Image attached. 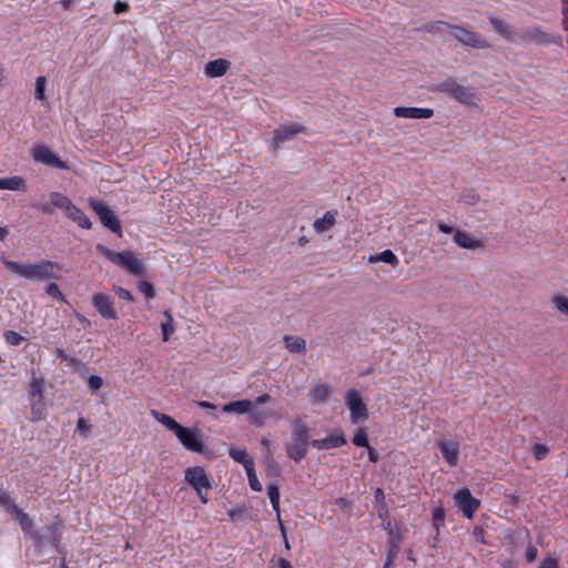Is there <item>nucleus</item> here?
I'll return each mask as SVG.
<instances>
[{
  "mask_svg": "<svg viewBox=\"0 0 568 568\" xmlns=\"http://www.w3.org/2000/svg\"><path fill=\"white\" fill-rule=\"evenodd\" d=\"M491 28L507 42L513 44L532 43L536 45L556 44L562 47L564 39L559 34H551L541 29L540 26L514 29L497 17H488Z\"/></svg>",
  "mask_w": 568,
  "mask_h": 568,
  "instance_id": "obj_1",
  "label": "nucleus"
},
{
  "mask_svg": "<svg viewBox=\"0 0 568 568\" xmlns=\"http://www.w3.org/2000/svg\"><path fill=\"white\" fill-rule=\"evenodd\" d=\"M34 207H37L45 215H51L53 214L54 209H60L80 227L85 230H90L92 227V223L90 219L84 214V212L74 205L67 195L60 192H51L49 201L37 204Z\"/></svg>",
  "mask_w": 568,
  "mask_h": 568,
  "instance_id": "obj_2",
  "label": "nucleus"
},
{
  "mask_svg": "<svg viewBox=\"0 0 568 568\" xmlns=\"http://www.w3.org/2000/svg\"><path fill=\"white\" fill-rule=\"evenodd\" d=\"M2 263L9 272L30 281H44L58 277L53 268L59 267V265L49 260H43L37 264H23L2 257Z\"/></svg>",
  "mask_w": 568,
  "mask_h": 568,
  "instance_id": "obj_3",
  "label": "nucleus"
},
{
  "mask_svg": "<svg viewBox=\"0 0 568 568\" xmlns=\"http://www.w3.org/2000/svg\"><path fill=\"white\" fill-rule=\"evenodd\" d=\"M311 440L307 425L301 418L295 419L292 424V443L285 446L287 456L295 463H300L307 455Z\"/></svg>",
  "mask_w": 568,
  "mask_h": 568,
  "instance_id": "obj_4",
  "label": "nucleus"
},
{
  "mask_svg": "<svg viewBox=\"0 0 568 568\" xmlns=\"http://www.w3.org/2000/svg\"><path fill=\"white\" fill-rule=\"evenodd\" d=\"M98 253L103 255L112 263L124 267L134 276L144 275V265L131 251L114 252L102 244L95 246Z\"/></svg>",
  "mask_w": 568,
  "mask_h": 568,
  "instance_id": "obj_5",
  "label": "nucleus"
},
{
  "mask_svg": "<svg viewBox=\"0 0 568 568\" xmlns=\"http://www.w3.org/2000/svg\"><path fill=\"white\" fill-rule=\"evenodd\" d=\"M435 90L446 94L450 99L462 104L476 105L477 94L475 89L471 87H464L458 84L457 81L452 77L438 83Z\"/></svg>",
  "mask_w": 568,
  "mask_h": 568,
  "instance_id": "obj_6",
  "label": "nucleus"
},
{
  "mask_svg": "<svg viewBox=\"0 0 568 568\" xmlns=\"http://www.w3.org/2000/svg\"><path fill=\"white\" fill-rule=\"evenodd\" d=\"M89 204L90 207L99 216L102 225L110 230L111 232L121 236V221L116 216L115 212L106 203L100 200L90 199Z\"/></svg>",
  "mask_w": 568,
  "mask_h": 568,
  "instance_id": "obj_7",
  "label": "nucleus"
},
{
  "mask_svg": "<svg viewBox=\"0 0 568 568\" xmlns=\"http://www.w3.org/2000/svg\"><path fill=\"white\" fill-rule=\"evenodd\" d=\"M175 436L185 449L202 455L211 454L204 445L200 429L196 427L182 426Z\"/></svg>",
  "mask_w": 568,
  "mask_h": 568,
  "instance_id": "obj_8",
  "label": "nucleus"
},
{
  "mask_svg": "<svg viewBox=\"0 0 568 568\" xmlns=\"http://www.w3.org/2000/svg\"><path fill=\"white\" fill-rule=\"evenodd\" d=\"M345 405L349 410V418L353 424H359L368 419V408L361 393L351 388L345 395Z\"/></svg>",
  "mask_w": 568,
  "mask_h": 568,
  "instance_id": "obj_9",
  "label": "nucleus"
},
{
  "mask_svg": "<svg viewBox=\"0 0 568 568\" xmlns=\"http://www.w3.org/2000/svg\"><path fill=\"white\" fill-rule=\"evenodd\" d=\"M454 501L467 519H471L480 507V500L474 497L467 487H463L454 494Z\"/></svg>",
  "mask_w": 568,
  "mask_h": 568,
  "instance_id": "obj_10",
  "label": "nucleus"
},
{
  "mask_svg": "<svg viewBox=\"0 0 568 568\" xmlns=\"http://www.w3.org/2000/svg\"><path fill=\"white\" fill-rule=\"evenodd\" d=\"M450 34L462 44L475 49H487L490 47L488 41L481 34L465 29L464 27L455 26L452 28Z\"/></svg>",
  "mask_w": 568,
  "mask_h": 568,
  "instance_id": "obj_11",
  "label": "nucleus"
},
{
  "mask_svg": "<svg viewBox=\"0 0 568 568\" xmlns=\"http://www.w3.org/2000/svg\"><path fill=\"white\" fill-rule=\"evenodd\" d=\"M184 479L196 493L212 487L211 478L202 466L186 468Z\"/></svg>",
  "mask_w": 568,
  "mask_h": 568,
  "instance_id": "obj_12",
  "label": "nucleus"
},
{
  "mask_svg": "<svg viewBox=\"0 0 568 568\" xmlns=\"http://www.w3.org/2000/svg\"><path fill=\"white\" fill-rule=\"evenodd\" d=\"M32 156L36 162L43 163L50 168L59 170L68 169L67 163L45 145H36L32 149Z\"/></svg>",
  "mask_w": 568,
  "mask_h": 568,
  "instance_id": "obj_13",
  "label": "nucleus"
},
{
  "mask_svg": "<svg viewBox=\"0 0 568 568\" xmlns=\"http://www.w3.org/2000/svg\"><path fill=\"white\" fill-rule=\"evenodd\" d=\"M93 307L104 320L116 321L119 318L114 307V302L104 293H95L91 298Z\"/></svg>",
  "mask_w": 568,
  "mask_h": 568,
  "instance_id": "obj_14",
  "label": "nucleus"
},
{
  "mask_svg": "<svg viewBox=\"0 0 568 568\" xmlns=\"http://www.w3.org/2000/svg\"><path fill=\"white\" fill-rule=\"evenodd\" d=\"M305 131V128L300 124H285L281 125L273 132V146L275 150L288 140H292L296 134Z\"/></svg>",
  "mask_w": 568,
  "mask_h": 568,
  "instance_id": "obj_15",
  "label": "nucleus"
},
{
  "mask_svg": "<svg viewBox=\"0 0 568 568\" xmlns=\"http://www.w3.org/2000/svg\"><path fill=\"white\" fill-rule=\"evenodd\" d=\"M346 437L342 429H337L334 434L328 435L323 439H313L311 440V446L318 450H327L332 448H337L345 445Z\"/></svg>",
  "mask_w": 568,
  "mask_h": 568,
  "instance_id": "obj_16",
  "label": "nucleus"
},
{
  "mask_svg": "<svg viewBox=\"0 0 568 568\" xmlns=\"http://www.w3.org/2000/svg\"><path fill=\"white\" fill-rule=\"evenodd\" d=\"M437 447L446 463L455 467L458 464L459 444L455 440H439Z\"/></svg>",
  "mask_w": 568,
  "mask_h": 568,
  "instance_id": "obj_17",
  "label": "nucleus"
},
{
  "mask_svg": "<svg viewBox=\"0 0 568 568\" xmlns=\"http://www.w3.org/2000/svg\"><path fill=\"white\" fill-rule=\"evenodd\" d=\"M394 114L404 119H429L434 115V110L430 108L396 106Z\"/></svg>",
  "mask_w": 568,
  "mask_h": 568,
  "instance_id": "obj_18",
  "label": "nucleus"
},
{
  "mask_svg": "<svg viewBox=\"0 0 568 568\" xmlns=\"http://www.w3.org/2000/svg\"><path fill=\"white\" fill-rule=\"evenodd\" d=\"M267 496L270 498L272 508L276 511V516H277V520H278V524H280V527H281V531H282V535L285 538V547L287 549H290V544H288V540L286 538V530H285L284 524H283V521L281 519V511H280V487H278L277 484L272 483V484L267 485Z\"/></svg>",
  "mask_w": 568,
  "mask_h": 568,
  "instance_id": "obj_19",
  "label": "nucleus"
},
{
  "mask_svg": "<svg viewBox=\"0 0 568 568\" xmlns=\"http://www.w3.org/2000/svg\"><path fill=\"white\" fill-rule=\"evenodd\" d=\"M454 242L462 248L476 250L484 247V242L476 239L467 231L456 230L454 232Z\"/></svg>",
  "mask_w": 568,
  "mask_h": 568,
  "instance_id": "obj_20",
  "label": "nucleus"
},
{
  "mask_svg": "<svg viewBox=\"0 0 568 568\" xmlns=\"http://www.w3.org/2000/svg\"><path fill=\"white\" fill-rule=\"evenodd\" d=\"M231 62L225 59H215L209 61L204 67V73L209 78H220L223 77L227 70L230 69Z\"/></svg>",
  "mask_w": 568,
  "mask_h": 568,
  "instance_id": "obj_21",
  "label": "nucleus"
},
{
  "mask_svg": "<svg viewBox=\"0 0 568 568\" xmlns=\"http://www.w3.org/2000/svg\"><path fill=\"white\" fill-rule=\"evenodd\" d=\"M12 516H14V518L18 520L23 532L30 534L33 539L39 538V534L34 530L33 521L27 513H24L21 508H18V510Z\"/></svg>",
  "mask_w": 568,
  "mask_h": 568,
  "instance_id": "obj_22",
  "label": "nucleus"
},
{
  "mask_svg": "<svg viewBox=\"0 0 568 568\" xmlns=\"http://www.w3.org/2000/svg\"><path fill=\"white\" fill-rule=\"evenodd\" d=\"M337 211H327L322 219L315 220L313 227L317 233L332 229L336 223Z\"/></svg>",
  "mask_w": 568,
  "mask_h": 568,
  "instance_id": "obj_23",
  "label": "nucleus"
},
{
  "mask_svg": "<svg viewBox=\"0 0 568 568\" xmlns=\"http://www.w3.org/2000/svg\"><path fill=\"white\" fill-rule=\"evenodd\" d=\"M453 27H454V24H450L446 21L438 20V21H432V22L425 23L420 28H418V30L427 32V33H432V34H440L444 32L450 33Z\"/></svg>",
  "mask_w": 568,
  "mask_h": 568,
  "instance_id": "obj_24",
  "label": "nucleus"
},
{
  "mask_svg": "<svg viewBox=\"0 0 568 568\" xmlns=\"http://www.w3.org/2000/svg\"><path fill=\"white\" fill-rule=\"evenodd\" d=\"M285 347L291 353L305 354L306 353V341L302 337H295L291 335L284 336Z\"/></svg>",
  "mask_w": 568,
  "mask_h": 568,
  "instance_id": "obj_25",
  "label": "nucleus"
},
{
  "mask_svg": "<svg viewBox=\"0 0 568 568\" xmlns=\"http://www.w3.org/2000/svg\"><path fill=\"white\" fill-rule=\"evenodd\" d=\"M252 405L253 402L248 399L234 400L223 405L222 410L224 413L246 414L250 412Z\"/></svg>",
  "mask_w": 568,
  "mask_h": 568,
  "instance_id": "obj_26",
  "label": "nucleus"
},
{
  "mask_svg": "<svg viewBox=\"0 0 568 568\" xmlns=\"http://www.w3.org/2000/svg\"><path fill=\"white\" fill-rule=\"evenodd\" d=\"M368 261L371 263L383 262V263H386V264L392 265V266H397L399 264V260L396 256V254L392 250H388V248L383 251V252H381V253H376L374 255H371L368 257Z\"/></svg>",
  "mask_w": 568,
  "mask_h": 568,
  "instance_id": "obj_27",
  "label": "nucleus"
},
{
  "mask_svg": "<svg viewBox=\"0 0 568 568\" xmlns=\"http://www.w3.org/2000/svg\"><path fill=\"white\" fill-rule=\"evenodd\" d=\"M329 395V386L328 385H316L308 392V397L311 403L318 404L326 402L327 397Z\"/></svg>",
  "mask_w": 568,
  "mask_h": 568,
  "instance_id": "obj_28",
  "label": "nucleus"
},
{
  "mask_svg": "<svg viewBox=\"0 0 568 568\" xmlns=\"http://www.w3.org/2000/svg\"><path fill=\"white\" fill-rule=\"evenodd\" d=\"M152 415L153 417L159 422L161 423L163 426L166 427V429L173 432L175 435L178 434V432L180 430V428L182 427V425H180L173 417H171L170 415H166L164 413H160L158 410H152Z\"/></svg>",
  "mask_w": 568,
  "mask_h": 568,
  "instance_id": "obj_29",
  "label": "nucleus"
},
{
  "mask_svg": "<svg viewBox=\"0 0 568 568\" xmlns=\"http://www.w3.org/2000/svg\"><path fill=\"white\" fill-rule=\"evenodd\" d=\"M0 190L26 191V181L21 176L0 179Z\"/></svg>",
  "mask_w": 568,
  "mask_h": 568,
  "instance_id": "obj_30",
  "label": "nucleus"
},
{
  "mask_svg": "<svg viewBox=\"0 0 568 568\" xmlns=\"http://www.w3.org/2000/svg\"><path fill=\"white\" fill-rule=\"evenodd\" d=\"M229 455L236 463L243 465L245 469L246 467H252L254 465V460L248 456L245 449L232 447L229 450Z\"/></svg>",
  "mask_w": 568,
  "mask_h": 568,
  "instance_id": "obj_31",
  "label": "nucleus"
},
{
  "mask_svg": "<svg viewBox=\"0 0 568 568\" xmlns=\"http://www.w3.org/2000/svg\"><path fill=\"white\" fill-rule=\"evenodd\" d=\"M264 465H265V474L267 477H278L281 475V466L273 458L270 449H267L266 455L264 457Z\"/></svg>",
  "mask_w": 568,
  "mask_h": 568,
  "instance_id": "obj_32",
  "label": "nucleus"
},
{
  "mask_svg": "<svg viewBox=\"0 0 568 568\" xmlns=\"http://www.w3.org/2000/svg\"><path fill=\"white\" fill-rule=\"evenodd\" d=\"M381 527L388 535L387 544H390V545H393V544L400 545L402 544L403 536H402V534L399 532V530L397 528L393 527L392 521L382 523Z\"/></svg>",
  "mask_w": 568,
  "mask_h": 568,
  "instance_id": "obj_33",
  "label": "nucleus"
},
{
  "mask_svg": "<svg viewBox=\"0 0 568 568\" xmlns=\"http://www.w3.org/2000/svg\"><path fill=\"white\" fill-rule=\"evenodd\" d=\"M163 314L166 321L161 324L162 341L168 342L175 329L174 320L170 311H165Z\"/></svg>",
  "mask_w": 568,
  "mask_h": 568,
  "instance_id": "obj_34",
  "label": "nucleus"
},
{
  "mask_svg": "<svg viewBox=\"0 0 568 568\" xmlns=\"http://www.w3.org/2000/svg\"><path fill=\"white\" fill-rule=\"evenodd\" d=\"M0 506L9 514L13 515L18 510V506L14 504L10 494L0 487Z\"/></svg>",
  "mask_w": 568,
  "mask_h": 568,
  "instance_id": "obj_35",
  "label": "nucleus"
},
{
  "mask_svg": "<svg viewBox=\"0 0 568 568\" xmlns=\"http://www.w3.org/2000/svg\"><path fill=\"white\" fill-rule=\"evenodd\" d=\"M63 528H64V525L59 519H55L49 526V531H50V535H51V539H52V545L53 546H58L60 544L61 538H62Z\"/></svg>",
  "mask_w": 568,
  "mask_h": 568,
  "instance_id": "obj_36",
  "label": "nucleus"
},
{
  "mask_svg": "<svg viewBox=\"0 0 568 568\" xmlns=\"http://www.w3.org/2000/svg\"><path fill=\"white\" fill-rule=\"evenodd\" d=\"M480 200L479 194L475 190H465L460 193L458 202L465 205H476Z\"/></svg>",
  "mask_w": 568,
  "mask_h": 568,
  "instance_id": "obj_37",
  "label": "nucleus"
},
{
  "mask_svg": "<svg viewBox=\"0 0 568 568\" xmlns=\"http://www.w3.org/2000/svg\"><path fill=\"white\" fill-rule=\"evenodd\" d=\"M245 471L247 475L248 485L251 489L254 491H262L263 487L260 480L257 479L255 466L253 465L252 467H246Z\"/></svg>",
  "mask_w": 568,
  "mask_h": 568,
  "instance_id": "obj_38",
  "label": "nucleus"
},
{
  "mask_svg": "<svg viewBox=\"0 0 568 568\" xmlns=\"http://www.w3.org/2000/svg\"><path fill=\"white\" fill-rule=\"evenodd\" d=\"M352 443L357 447H368V435L364 428H357L352 438Z\"/></svg>",
  "mask_w": 568,
  "mask_h": 568,
  "instance_id": "obj_39",
  "label": "nucleus"
},
{
  "mask_svg": "<svg viewBox=\"0 0 568 568\" xmlns=\"http://www.w3.org/2000/svg\"><path fill=\"white\" fill-rule=\"evenodd\" d=\"M445 520V510L443 507H437L433 510V526L436 530V534H439L440 526Z\"/></svg>",
  "mask_w": 568,
  "mask_h": 568,
  "instance_id": "obj_40",
  "label": "nucleus"
},
{
  "mask_svg": "<svg viewBox=\"0 0 568 568\" xmlns=\"http://www.w3.org/2000/svg\"><path fill=\"white\" fill-rule=\"evenodd\" d=\"M45 293L48 295L52 296L53 298L58 300L59 302L68 303L65 296L60 291L59 285L57 283H54V282L50 283L47 286Z\"/></svg>",
  "mask_w": 568,
  "mask_h": 568,
  "instance_id": "obj_41",
  "label": "nucleus"
},
{
  "mask_svg": "<svg viewBox=\"0 0 568 568\" xmlns=\"http://www.w3.org/2000/svg\"><path fill=\"white\" fill-rule=\"evenodd\" d=\"M45 84H47V79L45 77H38L37 80H36V89H34V98L37 100H44L45 99Z\"/></svg>",
  "mask_w": 568,
  "mask_h": 568,
  "instance_id": "obj_42",
  "label": "nucleus"
},
{
  "mask_svg": "<svg viewBox=\"0 0 568 568\" xmlns=\"http://www.w3.org/2000/svg\"><path fill=\"white\" fill-rule=\"evenodd\" d=\"M139 291L148 298L152 300L155 297V288L152 283L148 281H141L138 285Z\"/></svg>",
  "mask_w": 568,
  "mask_h": 568,
  "instance_id": "obj_43",
  "label": "nucleus"
},
{
  "mask_svg": "<svg viewBox=\"0 0 568 568\" xmlns=\"http://www.w3.org/2000/svg\"><path fill=\"white\" fill-rule=\"evenodd\" d=\"M552 303L560 313L568 316V297L564 295H555L552 297Z\"/></svg>",
  "mask_w": 568,
  "mask_h": 568,
  "instance_id": "obj_44",
  "label": "nucleus"
},
{
  "mask_svg": "<svg viewBox=\"0 0 568 568\" xmlns=\"http://www.w3.org/2000/svg\"><path fill=\"white\" fill-rule=\"evenodd\" d=\"M532 455L537 460H542L549 453V448L544 444H534L531 448Z\"/></svg>",
  "mask_w": 568,
  "mask_h": 568,
  "instance_id": "obj_45",
  "label": "nucleus"
},
{
  "mask_svg": "<svg viewBox=\"0 0 568 568\" xmlns=\"http://www.w3.org/2000/svg\"><path fill=\"white\" fill-rule=\"evenodd\" d=\"M4 339L8 344L18 346L21 344V342L24 339L19 333L14 331H6L4 332Z\"/></svg>",
  "mask_w": 568,
  "mask_h": 568,
  "instance_id": "obj_46",
  "label": "nucleus"
},
{
  "mask_svg": "<svg viewBox=\"0 0 568 568\" xmlns=\"http://www.w3.org/2000/svg\"><path fill=\"white\" fill-rule=\"evenodd\" d=\"M103 385V378L99 375H90L88 378V387L91 392H98Z\"/></svg>",
  "mask_w": 568,
  "mask_h": 568,
  "instance_id": "obj_47",
  "label": "nucleus"
},
{
  "mask_svg": "<svg viewBox=\"0 0 568 568\" xmlns=\"http://www.w3.org/2000/svg\"><path fill=\"white\" fill-rule=\"evenodd\" d=\"M55 356L58 358H61L62 361H69L72 365H78V366L85 367L84 363H82L77 357H70L68 354H65V352L62 348H57L55 349Z\"/></svg>",
  "mask_w": 568,
  "mask_h": 568,
  "instance_id": "obj_48",
  "label": "nucleus"
},
{
  "mask_svg": "<svg viewBox=\"0 0 568 568\" xmlns=\"http://www.w3.org/2000/svg\"><path fill=\"white\" fill-rule=\"evenodd\" d=\"M42 379H32L30 385H29V394L34 397V396H40L42 397Z\"/></svg>",
  "mask_w": 568,
  "mask_h": 568,
  "instance_id": "obj_49",
  "label": "nucleus"
},
{
  "mask_svg": "<svg viewBox=\"0 0 568 568\" xmlns=\"http://www.w3.org/2000/svg\"><path fill=\"white\" fill-rule=\"evenodd\" d=\"M399 550H400V545L386 544V559L395 561L396 557L399 554Z\"/></svg>",
  "mask_w": 568,
  "mask_h": 568,
  "instance_id": "obj_50",
  "label": "nucleus"
},
{
  "mask_svg": "<svg viewBox=\"0 0 568 568\" xmlns=\"http://www.w3.org/2000/svg\"><path fill=\"white\" fill-rule=\"evenodd\" d=\"M114 292H115L116 296L121 300H125L129 302L134 301L131 292L124 287H121V286L114 287Z\"/></svg>",
  "mask_w": 568,
  "mask_h": 568,
  "instance_id": "obj_51",
  "label": "nucleus"
},
{
  "mask_svg": "<svg viewBox=\"0 0 568 568\" xmlns=\"http://www.w3.org/2000/svg\"><path fill=\"white\" fill-rule=\"evenodd\" d=\"M374 498H375V503L377 505V508L378 507H387L386 503H385V494H384V490L383 488L381 487H377L374 491Z\"/></svg>",
  "mask_w": 568,
  "mask_h": 568,
  "instance_id": "obj_52",
  "label": "nucleus"
},
{
  "mask_svg": "<svg viewBox=\"0 0 568 568\" xmlns=\"http://www.w3.org/2000/svg\"><path fill=\"white\" fill-rule=\"evenodd\" d=\"M91 429V424L88 419L83 418V417H80L78 419V423H77V430L80 433V434H87L89 433Z\"/></svg>",
  "mask_w": 568,
  "mask_h": 568,
  "instance_id": "obj_53",
  "label": "nucleus"
},
{
  "mask_svg": "<svg viewBox=\"0 0 568 568\" xmlns=\"http://www.w3.org/2000/svg\"><path fill=\"white\" fill-rule=\"evenodd\" d=\"M538 568H559L558 559L555 557L545 558Z\"/></svg>",
  "mask_w": 568,
  "mask_h": 568,
  "instance_id": "obj_54",
  "label": "nucleus"
},
{
  "mask_svg": "<svg viewBox=\"0 0 568 568\" xmlns=\"http://www.w3.org/2000/svg\"><path fill=\"white\" fill-rule=\"evenodd\" d=\"M537 556H538V550L537 548L529 544L527 549H526V560L527 562H532L537 559Z\"/></svg>",
  "mask_w": 568,
  "mask_h": 568,
  "instance_id": "obj_55",
  "label": "nucleus"
},
{
  "mask_svg": "<svg viewBox=\"0 0 568 568\" xmlns=\"http://www.w3.org/2000/svg\"><path fill=\"white\" fill-rule=\"evenodd\" d=\"M473 535L476 538L477 541H479L483 545H486L487 541L485 540V530L481 526H475L473 530Z\"/></svg>",
  "mask_w": 568,
  "mask_h": 568,
  "instance_id": "obj_56",
  "label": "nucleus"
},
{
  "mask_svg": "<svg viewBox=\"0 0 568 568\" xmlns=\"http://www.w3.org/2000/svg\"><path fill=\"white\" fill-rule=\"evenodd\" d=\"M113 10H114V13H116V14L125 13V12H128L130 10V6L125 1L118 0L114 3Z\"/></svg>",
  "mask_w": 568,
  "mask_h": 568,
  "instance_id": "obj_57",
  "label": "nucleus"
},
{
  "mask_svg": "<svg viewBox=\"0 0 568 568\" xmlns=\"http://www.w3.org/2000/svg\"><path fill=\"white\" fill-rule=\"evenodd\" d=\"M377 514L378 517L382 519V523L390 521L388 507H378Z\"/></svg>",
  "mask_w": 568,
  "mask_h": 568,
  "instance_id": "obj_58",
  "label": "nucleus"
},
{
  "mask_svg": "<svg viewBox=\"0 0 568 568\" xmlns=\"http://www.w3.org/2000/svg\"><path fill=\"white\" fill-rule=\"evenodd\" d=\"M244 513L243 509H229L227 515L232 521L239 520Z\"/></svg>",
  "mask_w": 568,
  "mask_h": 568,
  "instance_id": "obj_59",
  "label": "nucleus"
},
{
  "mask_svg": "<svg viewBox=\"0 0 568 568\" xmlns=\"http://www.w3.org/2000/svg\"><path fill=\"white\" fill-rule=\"evenodd\" d=\"M366 448L368 449V459H369V462L377 463L378 459H379L378 452L375 448L371 447L369 445Z\"/></svg>",
  "mask_w": 568,
  "mask_h": 568,
  "instance_id": "obj_60",
  "label": "nucleus"
},
{
  "mask_svg": "<svg viewBox=\"0 0 568 568\" xmlns=\"http://www.w3.org/2000/svg\"><path fill=\"white\" fill-rule=\"evenodd\" d=\"M336 504L342 508V509H345V510H352V504L349 500H347L346 498L344 497H341L336 500Z\"/></svg>",
  "mask_w": 568,
  "mask_h": 568,
  "instance_id": "obj_61",
  "label": "nucleus"
},
{
  "mask_svg": "<svg viewBox=\"0 0 568 568\" xmlns=\"http://www.w3.org/2000/svg\"><path fill=\"white\" fill-rule=\"evenodd\" d=\"M437 226H438L439 232L445 233V234H450V233L455 232L453 226H450L444 222H438Z\"/></svg>",
  "mask_w": 568,
  "mask_h": 568,
  "instance_id": "obj_62",
  "label": "nucleus"
},
{
  "mask_svg": "<svg viewBox=\"0 0 568 568\" xmlns=\"http://www.w3.org/2000/svg\"><path fill=\"white\" fill-rule=\"evenodd\" d=\"M75 317L78 320V322L83 326V327H89L91 326V322L90 320H88L84 315L80 314V313H75Z\"/></svg>",
  "mask_w": 568,
  "mask_h": 568,
  "instance_id": "obj_63",
  "label": "nucleus"
},
{
  "mask_svg": "<svg viewBox=\"0 0 568 568\" xmlns=\"http://www.w3.org/2000/svg\"><path fill=\"white\" fill-rule=\"evenodd\" d=\"M277 568H293L292 564L285 558H278Z\"/></svg>",
  "mask_w": 568,
  "mask_h": 568,
  "instance_id": "obj_64",
  "label": "nucleus"
}]
</instances>
